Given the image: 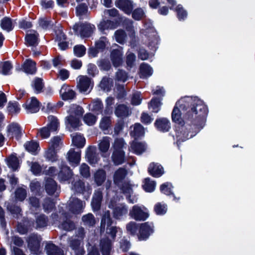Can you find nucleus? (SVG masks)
Returning <instances> with one entry per match:
<instances>
[{
  "mask_svg": "<svg viewBox=\"0 0 255 255\" xmlns=\"http://www.w3.org/2000/svg\"><path fill=\"white\" fill-rule=\"evenodd\" d=\"M176 138L182 141L196 134L205 125L208 109L197 97L185 96L176 103Z\"/></svg>",
  "mask_w": 255,
  "mask_h": 255,
  "instance_id": "1",
  "label": "nucleus"
},
{
  "mask_svg": "<svg viewBox=\"0 0 255 255\" xmlns=\"http://www.w3.org/2000/svg\"><path fill=\"white\" fill-rule=\"evenodd\" d=\"M112 223L110 218V213L107 211L105 213L101 221V229H105L107 225V234L106 238H103L101 241V248L102 255H110L112 247V242L116 237V233L118 232L122 233L120 228L116 227H111Z\"/></svg>",
  "mask_w": 255,
  "mask_h": 255,
  "instance_id": "2",
  "label": "nucleus"
},
{
  "mask_svg": "<svg viewBox=\"0 0 255 255\" xmlns=\"http://www.w3.org/2000/svg\"><path fill=\"white\" fill-rule=\"evenodd\" d=\"M84 113V109L77 105H71L67 110L68 116L65 117V123L69 129H77L81 125V118Z\"/></svg>",
  "mask_w": 255,
  "mask_h": 255,
  "instance_id": "3",
  "label": "nucleus"
},
{
  "mask_svg": "<svg viewBox=\"0 0 255 255\" xmlns=\"http://www.w3.org/2000/svg\"><path fill=\"white\" fill-rule=\"evenodd\" d=\"M127 174V171L123 168H119L114 174V182L115 184L121 187L123 191H129L133 190L134 185L129 182H123Z\"/></svg>",
  "mask_w": 255,
  "mask_h": 255,
  "instance_id": "4",
  "label": "nucleus"
},
{
  "mask_svg": "<svg viewBox=\"0 0 255 255\" xmlns=\"http://www.w3.org/2000/svg\"><path fill=\"white\" fill-rule=\"evenodd\" d=\"M77 236L79 239L71 238L69 240V245L74 251L76 255H83L85 252L83 245H81V240L84 236V230L83 228H79L77 231Z\"/></svg>",
  "mask_w": 255,
  "mask_h": 255,
  "instance_id": "5",
  "label": "nucleus"
},
{
  "mask_svg": "<svg viewBox=\"0 0 255 255\" xmlns=\"http://www.w3.org/2000/svg\"><path fill=\"white\" fill-rule=\"evenodd\" d=\"M129 214L136 221H144L149 217L148 210L143 206H133L130 210Z\"/></svg>",
  "mask_w": 255,
  "mask_h": 255,
  "instance_id": "6",
  "label": "nucleus"
},
{
  "mask_svg": "<svg viewBox=\"0 0 255 255\" xmlns=\"http://www.w3.org/2000/svg\"><path fill=\"white\" fill-rule=\"evenodd\" d=\"M76 34L79 35L82 37H90L95 29L94 25L90 23L76 24L73 26Z\"/></svg>",
  "mask_w": 255,
  "mask_h": 255,
  "instance_id": "7",
  "label": "nucleus"
},
{
  "mask_svg": "<svg viewBox=\"0 0 255 255\" xmlns=\"http://www.w3.org/2000/svg\"><path fill=\"white\" fill-rule=\"evenodd\" d=\"M93 86V81L87 76L80 75L78 77L77 87L81 93H89Z\"/></svg>",
  "mask_w": 255,
  "mask_h": 255,
  "instance_id": "8",
  "label": "nucleus"
},
{
  "mask_svg": "<svg viewBox=\"0 0 255 255\" xmlns=\"http://www.w3.org/2000/svg\"><path fill=\"white\" fill-rule=\"evenodd\" d=\"M154 232V226L152 222H145L139 224L138 237L140 240H145Z\"/></svg>",
  "mask_w": 255,
  "mask_h": 255,
  "instance_id": "9",
  "label": "nucleus"
},
{
  "mask_svg": "<svg viewBox=\"0 0 255 255\" xmlns=\"http://www.w3.org/2000/svg\"><path fill=\"white\" fill-rule=\"evenodd\" d=\"M85 206V203L75 197L70 199L68 208L69 211L73 214H81Z\"/></svg>",
  "mask_w": 255,
  "mask_h": 255,
  "instance_id": "10",
  "label": "nucleus"
},
{
  "mask_svg": "<svg viewBox=\"0 0 255 255\" xmlns=\"http://www.w3.org/2000/svg\"><path fill=\"white\" fill-rule=\"evenodd\" d=\"M7 132L8 136L15 138L16 140H19L22 134L21 128L15 123H12L7 126Z\"/></svg>",
  "mask_w": 255,
  "mask_h": 255,
  "instance_id": "11",
  "label": "nucleus"
},
{
  "mask_svg": "<svg viewBox=\"0 0 255 255\" xmlns=\"http://www.w3.org/2000/svg\"><path fill=\"white\" fill-rule=\"evenodd\" d=\"M23 107L27 113H35L39 110V102L35 97H32L23 105Z\"/></svg>",
  "mask_w": 255,
  "mask_h": 255,
  "instance_id": "12",
  "label": "nucleus"
},
{
  "mask_svg": "<svg viewBox=\"0 0 255 255\" xmlns=\"http://www.w3.org/2000/svg\"><path fill=\"white\" fill-rule=\"evenodd\" d=\"M123 52L122 48L114 49L111 52L110 59L114 66L117 67L123 63Z\"/></svg>",
  "mask_w": 255,
  "mask_h": 255,
  "instance_id": "13",
  "label": "nucleus"
},
{
  "mask_svg": "<svg viewBox=\"0 0 255 255\" xmlns=\"http://www.w3.org/2000/svg\"><path fill=\"white\" fill-rule=\"evenodd\" d=\"M148 172L154 177H159L164 173L163 167L158 163L151 162L148 167Z\"/></svg>",
  "mask_w": 255,
  "mask_h": 255,
  "instance_id": "14",
  "label": "nucleus"
},
{
  "mask_svg": "<svg viewBox=\"0 0 255 255\" xmlns=\"http://www.w3.org/2000/svg\"><path fill=\"white\" fill-rule=\"evenodd\" d=\"M116 6L127 14H130L133 8V5L129 0H116Z\"/></svg>",
  "mask_w": 255,
  "mask_h": 255,
  "instance_id": "15",
  "label": "nucleus"
},
{
  "mask_svg": "<svg viewBox=\"0 0 255 255\" xmlns=\"http://www.w3.org/2000/svg\"><path fill=\"white\" fill-rule=\"evenodd\" d=\"M40 236L35 234L30 235L27 240L28 246L30 250L34 252L37 251L40 246Z\"/></svg>",
  "mask_w": 255,
  "mask_h": 255,
  "instance_id": "16",
  "label": "nucleus"
},
{
  "mask_svg": "<svg viewBox=\"0 0 255 255\" xmlns=\"http://www.w3.org/2000/svg\"><path fill=\"white\" fill-rule=\"evenodd\" d=\"M71 217L70 215L65 213L63 216L61 223L59 225V228L67 231L73 230L75 228V225L73 222L69 220Z\"/></svg>",
  "mask_w": 255,
  "mask_h": 255,
  "instance_id": "17",
  "label": "nucleus"
},
{
  "mask_svg": "<svg viewBox=\"0 0 255 255\" xmlns=\"http://www.w3.org/2000/svg\"><path fill=\"white\" fill-rule=\"evenodd\" d=\"M146 149V145L144 142L133 141L129 147V150L137 155H140L144 152Z\"/></svg>",
  "mask_w": 255,
  "mask_h": 255,
  "instance_id": "18",
  "label": "nucleus"
},
{
  "mask_svg": "<svg viewBox=\"0 0 255 255\" xmlns=\"http://www.w3.org/2000/svg\"><path fill=\"white\" fill-rule=\"evenodd\" d=\"M81 151H76L74 149H71L67 154V158L70 163L76 166L79 164L80 160Z\"/></svg>",
  "mask_w": 255,
  "mask_h": 255,
  "instance_id": "19",
  "label": "nucleus"
},
{
  "mask_svg": "<svg viewBox=\"0 0 255 255\" xmlns=\"http://www.w3.org/2000/svg\"><path fill=\"white\" fill-rule=\"evenodd\" d=\"M60 94L62 99L64 100L73 99L76 96L75 92L66 85H63L62 86L60 91Z\"/></svg>",
  "mask_w": 255,
  "mask_h": 255,
  "instance_id": "20",
  "label": "nucleus"
},
{
  "mask_svg": "<svg viewBox=\"0 0 255 255\" xmlns=\"http://www.w3.org/2000/svg\"><path fill=\"white\" fill-rule=\"evenodd\" d=\"M86 157L88 159L89 162L91 164H95L99 160V157L96 153V149L94 146H89L86 153Z\"/></svg>",
  "mask_w": 255,
  "mask_h": 255,
  "instance_id": "21",
  "label": "nucleus"
},
{
  "mask_svg": "<svg viewBox=\"0 0 255 255\" xmlns=\"http://www.w3.org/2000/svg\"><path fill=\"white\" fill-rule=\"evenodd\" d=\"M106 178V172L102 169L96 170L93 175L94 182L98 186H101L105 181Z\"/></svg>",
  "mask_w": 255,
  "mask_h": 255,
  "instance_id": "22",
  "label": "nucleus"
},
{
  "mask_svg": "<svg viewBox=\"0 0 255 255\" xmlns=\"http://www.w3.org/2000/svg\"><path fill=\"white\" fill-rule=\"evenodd\" d=\"M23 71L27 74H33L36 71V63L31 59H26L22 64Z\"/></svg>",
  "mask_w": 255,
  "mask_h": 255,
  "instance_id": "23",
  "label": "nucleus"
},
{
  "mask_svg": "<svg viewBox=\"0 0 255 255\" xmlns=\"http://www.w3.org/2000/svg\"><path fill=\"white\" fill-rule=\"evenodd\" d=\"M144 132L143 127L140 124L136 123L130 127V134L135 139L143 136Z\"/></svg>",
  "mask_w": 255,
  "mask_h": 255,
  "instance_id": "24",
  "label": "nucleus"
},
{
  "mask_svg": "<svg viewBox=\"0 0 255 255\" xmlns=\"http://www.w3.org/2000/svg\"><path fill=\"white\" fill-rule=\"evenodd\" d=\"M110 141L111 138L109 136H104L99 140L98 147L103 156L108 151L110 146Z\"/></svg>",
  "mask_w": 255,
  "mask_h": 255,
  "instance_id": "25",
  "label": "nucleus"
},
{
  "mask_svg": "<svg viewBox=\"0 0 255 255\" xmlns=\"http://www.w3.org/2000/svg\"><path fill=\"white\" fill-rule=\"evenodd\" d=\"M154 124L156 128L161 131H168L170 128V122L165 118L156 120Z\"/></svg>",
  "mask_w": 255,
  "mask_h": 255,
  "instance_id": "26",
  "label": "nucleus"
},
{
  "mask_svg": "<svg viewBox=\"0 0 255 255\" xmlns=\"http://www.w3.org/2000/svg\"><path fill=\"white\" fill-rule=\"evenodd\" d=\"M111 158L115 165L122 164L125 161V153L124 151H113Z\"/></svg>",
  "mask_w": 255,
  "mask_h": 255,
  "instance_id": "27",
  "label": "nucleus"
},
{
  "mask_svg": "<svg viewBox=\"0 0 255 255\" xmlns=\"http://www.w3.org/2000/svg\"><path fill=\"white\" fill-rule=\"evenodd\" d=\"M128 209L126 205H119L114 209V217L117 219H120L122 216L128 213Z\"/></svg>",
  "mask_w": 255,
  "mask_h": 255,
  "instance_id": "28",
  "label": "nucleus"
},
{
  "mask_svg": "<svg viewBox=\"0 0 255 255\" xmlns=\"http://www.w3.org/2000/svg\"><path fill=\"white\" fill-rule=\"evenodd\" d=\"M45 250L48 255H63V251L51 243L47 244Z\"/></svg>",
  "mask_w": 255,
  "mask_h": 255,
  "instance_id": "29",
  "label": "nucleus"
},
{
  "mask_svg": "<svg viewBox=\"0 0 255 255\" xmlns=\"http://www.w3.org/2000/svg\"><path fill=\"white\" fill-rule=\"evenodd\" d=\"M73 144L78 148H82L86 143L85 137L80 134L77 133L71 135Z\"/></svg>",
  "mask_w": 255,
  "mask_h": 255,
  "instance_id": "30",
  "label": "nucleus"
},
{
  "mask_svg": "<svg viewBox=\"0 0 255 255\" xmlns=\"http://www.w3.org/2000/svg\"><path fill=\"white\" fill-rule=\"evenodd\" d=\"M117 27V23L110 20H103L98 25V28L101 31L105 30L114 29Z\"/></svg>",
  "mask_w": 255,
  "mask_h": 255,
  "instance_id": "31",
  "label": "nucleus"
},
{
  "mask_svg": "<svg viewBox=\"0 0 255 255\" xmlns=\"http://www.w3.org/2000/svg\"><path fill=\"white\" fill-rule=\"evenodd\" d=\"M71 170L68 166L63 167L58 175L59 179L61 181H66L72 176Z\"/></svg>",
  "mask_w": 255,
  "mask_h": 255,
  "instance_id": "32",
  "label": "nucleus"
},
{
  "mask_svg": "<svg viewBox=\"0 0 255 255\" xmlns=\"http://www.w3.org/2000/svg\"><path fill=\"white\" fill-rule=\"evenodd\" d=\"M24 146L27 151L33 155H36L39 150L38 143L32 140L26 142Z\"/></svg>",
  "mask_w": 255,
  "mask_h": 255,
  "instance_id": "33",
  "label": "nucleus"
},
{
  "mask_svg": "<svg viewBox=\"0 0 255 255\" xmlns=\"http://www.w3.org/2000/svg\"><path fill=\"white\" fill-rule=\"evenodd\" d=\"M0 25L3 30L7 32L12 30L14 27L11 19L8 17H4L0 20Z\"/></svg>",
  "mask_w": 255,
  "mask_h": 255,
  "instance_id": "34",
  "label": "nucleus"
},
{
  "mask_svg": "<svg viewBox=\"0 0 255 255\" xmlns=\"http://www.w3.org/2000/svg\"><path fill=\"white\" fill-rule=\"evenodd\" d=\"M38 33L35 31L28 33L25 37L27 44L29 46L36 45L38 44Z\"/></svg>",
  "mask_w": 255,
  "mask_h": 255,
  "instance_id": "35",
  "label": "nucleus"
},
{
  "mask_svg": "<svg viewBox=\"0 0 255 255\" xmlns=\"http://www.w3.org/2000/svg\"><path fill=\"white\" fill-rule=\"evenodd\" d=\"M152 69L147 64L142 63L140 66V77L145 78L150 76L152 74Z\"/></svg>",
  "mask_w": 255,
  "mask_h": 255,
  "instance_id": "36",
  "label": "nucleus"
},
{
  "mask_svg": "<svg viewBox=\"0 0 255 255\" xmlns=\"http://www.w3.org/2000/svg\"><path fill=\"white\" fill-rule=\"evenodd\" d=\"M142 186L146 191H153L155 189L156 182L149 178H146L143 180Z\"/></svg>",
  "mask_w": 255,
  "mask_h": 255,
  "instance_id": "37",
  "label": "nucleus"
},
{
  "mask_svg": "<svg viewBox=\"0 0 255 255\" xmlns=\"http://www.w3.org/2000/svg\"><path fill=\"white\" fill-rule=\"evenodd\" d=\"M102 198V192H95L93 198L91 205L94 211L98 210L101 206Z\"/></svg>",
  "mask_w": 255,
  "mask_h": 255,
  "instance_id": "38",
  "label": "nucleus"
},
{
  "mask_svg": "<svg viewBox=\"0 0 255 255\" xmlns=\"http://www.w3.org/2000/svg\"><path fill=\"white\" fill-rule=\"evenodd\" d=\"M12 67V65L10 61L1 62L0 63V73L4 75H9L11 73L10 71Z\"/></svg>",
  "mask_w": 255,
  "mask_h": 255,
  "instance_id": "39",
  "label": "nucleus"
},
{
  "mask_svg": "<svg viewBox=\"0 0 255 255\" xmlns=\"http://www.w3.org/2000/svg\"><path fill=\"white\" fill-rule=\"evenodd\" d=\"M48 119L49 123L47 127L52 132L57 130L59 127V123L57 119L53 116H49Z\"/></svg>",
  "mask_w": 255,
  "mask_h": 255,
  "instance_id": "40",
  "label": "nucleus"
},
{
  "mask_svg": "<svg viewBox=\"0 0 255 255\" xmlns=\"http://www.w3.org/2000/svg\"><path fill=\"white\" fill-rule=\"evenodd\" d=\"M113 151H124V149L126 148V143L123 138L115 139L113 145Z\"/></svg>",
  "mask_w": 255,
  "mask_h": 255,
  "instance_id": "41",
  "label": "nucleus"
},
{
  "mask_svg": "<svg viewBox=\"0 0 255 255\" xmlns=\"http://www.w3.org/2000/svg\"><path fill=\"white\" fill-rule=\"evenodd\" d=\"M45 187L47 191H56L60 189L56 182L52 178H48L46 180Z\"/></svg>",
  "mask_w": 255,
  "mask_h": 255,
  "instance_id": "42",
  "label": "nucleus"
},
{
  "mask_svg": "<svg viewBox=\"0 0 255 255\" xmlns=\"http://www.w3.org/2000/svg\"><path fill=\"white\" fill-rule=\"evenodd\" d=\"M54 149L51 147H49L45 151L44 154V156L45 158L50 161L54 162L57 160V156Z\"/></svg>",
  "mask_w": 255,
  "mask_h": 255,
  "instance_id": "43",
  "label": "nucleus"
},
{
  "mask_svg": "<svg viewBox=\"0 0 255 255\" xmlns=\"http://www.w3.org/2000/svg\"><path fill=\"white\" fill-rule=\"evenodd\" d=\"M115 114L118 117H127L128 115L129 110L124 105H120L116 109Z\"/></svg>",
  "mask_w": 255,
  "mask_h": 255,
  "instance_id": "44",
  "label": "nucleus"
},
{
  "mask_svg": "<svg viewBox=\"0 0 255 255\" xmlns=\"http://www.w3.org/2000/svg\"><path fill=\"white\" fill-rule=\"evenodd\" d=\"M167 210V206L163 203L158 202L155 204L154 207V211L158 215L165 214Z\"/></svg>",
  "mask_w": 255,
  "mask_h": 255,
  "instance_id": "45",
  "label": "nucleus"
},
{
  "mask_svg": "<svg viewBox=\"0 0 255 255\" xmlns=\"http://www.w3.org/2000/svg\"><path fill=\"white\" fill-rule=\"evenodd\" d=\"M115 37L117 42L123 44L126 40L127 34L124 30L119 29L115 32Z\"/></svg>",
  "mask_w": 255,
  "mask_h": 255,
  "instance_id": "46",
  "label": "nucleus"
},
{
  "mask_svg": "<svg viewBox=\"0 0 255 255\" xmlns=\"http://www.w3.org/2000/svg\"><path fill=\"white\" fill-rule=\"evenodd\" d=\"M28 165L30 167V170L33 174L39 175L42 171V167L37 162H28Z\"/></svg>",
  "mask_w": 255,
  "mask_h": 255,
  "instance_id": "47",
  "label": "nucleus"
},
{
  "mask_svg": "<svg viewBox=\"0 0 255 255\" xmlns=\"http://www.w3.org/2000/svg\"><path fill=\"white\" fill-rule=\"evenodd\" d=\"M7 165L11 168L13 170H16L18 166V159L17 157L14 155H11L7 158Z\"/></svg>",
  "mask_w": 255,
  "mask_h": 255,
  "instance_id": "48",
  "label": "nucleus"
},
{
  "mask_svg": "<svg viewBox=\"0 0 255 255\" xmlns=\"http://www.w3.org/2000/svg\"><path fill=\"white\" fill-rule=\"evenodd\" d=\"M7 109L8 112L11 115L17 114L20 110L18 103L16 102H9L8 104Z\"/></svg>",
  "mask_w": 255,
  "mask_h": 255,
  "instance_id": "49",
  "label": "nucleus"
},
{
  "mask_svg": "<svg viewBox=\"0 0 255 255\" xmlns=\"http://www.w3.org/2000/svg\"><path fill=\"white\" fill-rule=\"evenodd\" d=\"M32 87L36 93H39L42 91L44 84L41 78H36L33 81Z\"/></svg>",
  "mask_w": 255,
  "mask_h": 255,
  "instance_id": "50",
  "label": "nucleus"
},
{
  "mask_svg": "<svg viewBox=\"0 0 255 255\" xmlns=\"http://www.w3.org/2000/svg\"><path fill=\"white\" fill-rule=\"evenodd\" d=\"M82 221L85 225L89 226H92L95 225L96 221L93 215L91 213H89L85 215L82 217Z\"/></svg>",
  "mask_w": 255,
  "mask_h": 255,
  "instance_id": "51",
  "label": "nucleus"
},
{
  "mask_svg": "<svg viewBox=\"0 0 255 255\" xmlns=\"http://www.w3.org/2000/svg\"><path fill=\"white\" fill-rule=\"evenodd\" d=\"M87 3L82 2L76 7V14L79 16L85 15L88 12Z\"/></svg>",
  "mask_w": 255,
  "mask_h": 255,
  "instance_id": "52",
  "label": "nucleus"
},
{
  "mask_svg": "<svg viewBox=\"0 0 255 255\" xmlns=\"http://www.w3.org/2000/svg\"><path fill=\"white\" fill-rule=\"evenodd\" d=\"M161 105L160 99L159 98H154L151 101L149 108L151 109L153 112L157 113L160 110Z\"/></svg>",
  "mask_w": 255,
  "mask_h": 255,
  "instance_id": "53",
  "label": "nucleus"
},
{
  "mask_svg": "<svg viewBox=\"0 0 255 255\" xmlns=\"http://www.w3.org/2000/svg\"><path fill=\"white\" fill-rule=\"evenodd\" d=\"M97 120V117L91 113H87L83 117L84 122L88 126L94 125Z\"/></svg>",
  "mask_w": 255,
  "mask_h": 255,
  "instance_id": "54",
  "label": "nucleus"
},
{
  "mask_svg": "<svg viewBox=\"0 0 255 255\" xmlns=\"http://www.w3.org/2000/svg\"><path fill=\"white\" fill-rule=\"evenodd\" d=\"M62 139L60 136H56L53 137L49 142V147L54 149H57L62 145Z\"/></svg>",
  "mask_w": 255,
  "mask_h": 255,
  "instance_id": "55",
  "label": "nucleus"
},
{
  "mask_svg": "<svg viewBox=\"0 0 255 255\" xmlns=\"http://www.w3.org/2000/svg\"><path fill=\"white\" fill-rule=\"evenodd\" d=\"M86 48L82 45H77L74 47V53L77 57H81L86 53Z\"/></svg>",
  "mask_w": 255,
  "mask_h": 255,
  "instance_id": "56",
  "label": "nucleus"
},
{
  "mask_svg": "<svg viewBox=\"0 0 255 255\" xmlns=\"http://www.w3.org/2000/svg\"><path fill=\"white\" fill-rule=\"evenodd\" d=\"M176 14L179 20H184L187 17V12L181 5L176 6Z\"/></svg>",
  "mask_w": 255,
  "mask_h": 255,
  "instance_id": "57",
  "label": "nucleus"
},
{
  "mask_svg": "<svg viewBox=\"0 0 255 255\" xmlns=\"http://www.w3.org/2000/svg\"><path fill=\"white\" fill-rule=\"evenodd\" d=\"M36 223L37 228H43L47 226V219L44 215H40L36 218Z\"/></svg>",
  "mask_w": 255,
  "mask_h": 255,
  "instance_id": "58",
  "label": "nucleus"
},
{
  "mask_svg": "<svg viewBox=\"0 0 255 255\" xmlns=\"http://www.w3.org/2000/svg\"><path fill=\"white\" fill-rule=\"evenodd\" d=\"M111 125V120L110 117H105L102 119L100 123V128L103 130L107 129Z\"/></svg>",
  "mask_w": 255,
  "mask_h": 255,
  "instance_id": "59",
  "label": "nucleus"
},
{
  "mask_svg": "<svg viewBox=\"0 0 255 255\" xmlns=\"http://www.w3.org/2000/svg\"><path fill=\"white\" fill-rule=\"evenodd\" d=\"M80 172L84 177H89L90 176L89 166L86 163H82L80 167Z\"/></svg>",
  "mask_w": 255,
  "mask_h": 255,
  "instance_id": "60",
  "label": "nucleus"
},
{
  "mask_svg": "<svg viewBox=\"0 0 255 255\" xmlns=\"http://www.w3.org/2000/svg\"><path fill=\"white\" fill-rule=\"evenodd\" d=\"M111 79L104 77L102 80L100 84V87L104 91H109L111 87Z\"/></svg>",
  "mask_w": 255,
  "mask_h": 255,
  "instance_id": "61",
  "label": "nucleus"
},
{
  "mask_svg": "<svg viewBox=\"0 0 255 255\" xmlns=\"http://www.w3.org/2000/svg\"><path fill=\"white\" fill-rule=\"evenodd\" d=\"M52 132L47 127H43L38 130L37 134L42 138H47L49 137Z\"/></svg>",
  "mask_w": 255,
  "mask_h": 255,
  "instance_id": "62",
  "label": "nucleus"
},
{
  "mask_svg": "<svg viewBox=\"0 0 255 255\" xmlns=\"http://www.w3.org/2000/svg\"><path fill=\"white\" fill-rule=\"evenodd\" d=\"M108 41L105 37H101L96 42V47L99 50H103L107 46Z\"/></svg>",
  "mask_w": 255,
  "mask_h": 255,
  "instance_id": "63",
  "label": "nucleus"
},
{
  "mask_svg": "<svg viewBox=\"0 0 255 255\" xmlns=\"http://www.w3.org/2000/svg\"><path fill=\"white\" fill-rule=\"evenodd\" d=\"M127 231L131 235H135L137 230V226L135 222H130L127 225Z\"/></svg>",
  "mask_w": 255,
  "mask_h": 255,
  "instance_id": "64",
  "label": "nucleus"
}]
</instances>
